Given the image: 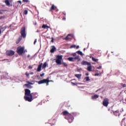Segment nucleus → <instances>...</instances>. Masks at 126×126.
<instances>
[{
    "label": "nucleus",
    "instance_id": "nucleus-16",
    "mask_svg": "<svg viewBox=\"0 0 126 126\" xmlns=\"http://www.w3.org/2000/svg\"><path fill=\"white\" fill-rule=\"evenodd\" d=\"M82 75V74H81L76 73V74H75V76L76 77H77V78H79V79H80V78H81Z\"/></svg>",
    "mask_w": 126,
    "mask_h": 126
},
{
    "label": "nucleus",
    "instance_id": "nucleus-23",
    "mask_svg": "<svg viewBox=\"0 0 126 126\" xmlns=\"http://www.w3.org/2000/svg\"><path fill=\"white\" fill-rule=\"evenodd\" d=\"M76 53L77 54H78V55H81V56H83V54L82 52H81V51H77V52H76Z\"/></svg>",
    "mask_w": 126,
    "mask_h": 126
},
{
    "label": "nucleus",
    "instance_id": "nucleus-19",
    "mask_svg": "<svg viewBox=\"0 0 126 126\" xmlns=\"http://www.w3.org/2000/svg\"><path fill=\"white\" fill-rule=\"evenodd\" d=\"M98 97H99V95H98V94H94V95L92 96V98H93V99H96V98H98Z\"/></svg>",
    "mask_w": 126,
    "mask_h": 126
},
{
    "label": "nucleus",
    "instance_id": "nucleus-32",
    "mask_svg": "<svg viewBox=\"0 0 126 126\" xmlns=\"http://www.w3.org/2000/svg\"><path fill=\"white\" fill-rule=\"evenodd\" d=\"M71 84L72 85V86H76L77 83H71Z\"/></svg>",
    "mask_w": 126,
    "mask_h": 126
},
{
    "label": "nucleus",
    "instance_id": "nucleus-45",
    "mask_svg": "<svg viewBox=\"0 0 126 126\" xmlns=\"http://www.w3.org/2000/svg\"><path fill=\"white\" fill-rule=\"evenodd\" d=\"M30 55H28V58H30Z\"/></svg>",
    "mask_w": 126,
    "mask_h": 126
},
{
    "label": "nucleus",
    "instance_id": "nucleus-28",
    "mask_svg": "<svg viewBox=\"0 0 126 126\" xmlns=\"http://www.w3.org/2000/svg\"><path fill=\"white\" fill-rule=\"evenodd\" d=\"M121 86H122L123 88H126V84H121Z\"/></svg>",
    "mask_w": 126,
    "mask_h": 126
},
{
    "label": "nucleus",
    "instance_id": "nucleus-38",
    "mask_svg": "<svg viewBox=\"0 0 126 126\" xmlns=\"http://www.w3.org/2000/svg\"><path fill=\"white\" fill-rule=\"evenodd\" d=\"M97 68H102V66L101 65H100L99 66H98V67H97Z\"/></svg>",
    "mask_w": 126,
    "mask_h": 126
},
{
    "label": "nucleus",
    "instance_id": "nucleus-8",
    "mask_svg": "<svg viewBox=\"0 0 126 126\" xmlns=\"http://www.w3.org/2000/svg\"><path fill=\"white\" fill-rule=\"evenodd\" d=\"M14 54H15V52L13 50H7L6 51V55L8 57H12V56H14Z\"/></svg>",
    "mask_w": 126,
    "mask_h": 126
},
{
    "label": "nucleus",
    "instance_id": "nucleus-26",
    "mask_svg": "<svg viewBox=\"0 0 126 126\" xmlns=\"http://www.w3.org/2000/svg\"><path fill=\"white\" fill-rule=\"evenodd\" d=\"M85 79L87 81H89V80H90L89 76H86V77H85Z\"/></svg>",
    "mask_w": 126,
    "mask_h": 126
},
{
    "label": "nucleus",
    "instance_id": "nucleus-25",
    "mask_svg": "<svg viewBox=\"0 0 126 126\" xmlns=\"http://www.w3.org/2000/svg\"><path fill=\"white\" fill-rule=\"evenodd\" d=\"M23 13L25 14V15H27V14H28V10H25L24 11Z\"/></svg>",
    "mask_w": 126,
    "mask_h": 126
},
{
    "label": "nucleus",
    "instance_id": "nucleus-47",
    "mask_svg": "<svg viewBox=\"0 0 126 126\" xmlns=\"http://www.w3.org/2000/svg\"><path fill=\"white\" fill-rule=\"evenodd\" d=\"M1 33V30L0 29V34Z\"/></svg>",
    "mask_w": 126,
    "mask_h": 126
},
{
    "label": "nucleus",
    "instance_id": "nucleus-10",
    "mask_svg": "<svg viewBox=\"0 0 126 126\" xmlns=\"http://www.w3.org/2000/svg\"><path fill=\"white\" fill-rule=\"evenodd\" d=\"M28 84H25V87H27V88H28L29 89H30L32 88L31 85H33L32 83H31V82H27Z\"/></svg>",
    "mask_w": 126,
    "mask_h": 126
},
{
    "label": "nucleus",
    "instance_id": "nucleus-40",
    "mask_svg": "<svg viewBox=\"0 0 126 126\" xmlns=\"http://www.w3.org/2000/svg\"><path fill=\"white\" fill-rule=\"evenodd\" d=\"M29 68H31V69L32 68V67L31 66V65H29Z\"/></svg>",
    "mask_w": 126,
    "mask_h": 126
},
{
    "label": "nucleus",
    "instance_id": "nucleus-6",
    "mask_svg": "<svg viewBox=\"0 0 126 126\" xmlns=\"http://www.w3.org/2000/svg\"><path fill=\"white\" fill-rule=\"evenodd\" d=\"M81 64L83 65H88V70L89 71H92V65H91V63H88V62H86V61H83L81 63Z\"/></svg>",
    "mask_w": 126,
    "mask_h": 126
},
{
    "label": "nucleus",
    "instance_id": "nucleus-3",
    "mask_svg": "<svg viewBox=\"0 0 126 126\" xmlns=\"http://www.w3.org/2000/svg\"><path fill=\"white\" fill-rule=\"evenodd\" d=\"M63 56L62 55H58L56 56V63L57 64H63V66H65V67H67L68 64L66 63L63 62L62 63V61L63 60Z\"/></svg>",
    "mask_w": 126,
    "mask_h": 126
},
{
    "label": "nucleus",
    "instance_id": "nucleus-9",
    "mask_svg": "<svg viewBox=\"0 0 126 126\" xmlns=\"http://www.w3.org/2000/svg\"><path fill=\"white\" fill-rule=\"evenodd\" d=\"M109 103V98H104L103 102H102V104L104 106H105L107 107Z\"/></svg>",
    "mask_w": 126,
    "mask_h": 126
},
{
    "label": "nucleus",
    "instance_id": "nucleus-39",
    "mask_svg": "<svg viewBox=\"0 0 126 126\" xmlns=\"http://www.w3.org/2000/svg\"><path fill=\"white\" fill-rule=\"evenodd\" d=\"M63 15L66 16V13L65 12H63Z\"/></svg>",
    "mask_w": 126,
    "mask_h": 126
},
{
    "label": "nucleus",
    "instance_id": "nucleus-13",
    "mask_svg": "<svg viewBox=\"0 0 126 126\" xmlns=\"http://www.w3.org/2000/svg\"><path fill=\"white\" fill-rule=\"evenodd\" d=\"M43 65V63H40V64H39L38 65L37 68V71H41V67Z\"/></svg>",
    "mask_w": 126,
    "mask_h": 126
},
{
    "label": "nucleus",
    "instance_id": "nucleus-11",
    "mask_svg": "<svg viewBox=\"0 0 126 126\" xmlns=\"http://www.w3.org/2000/svg\"><path fill=\"white\" fill-rule=\"evenodd\" d=\"M56 9H57L56 6H55V5H54V4H52L51 5V7L49 11L50 12H52V11H54V10H56Z\"/></svg>",
    "mask_w": 126,
    "mask_h": 126
},
{
    "label": "nucleus",
    "instance_id": "nucleus-53",
    "mask_svg": "<svg viewBox=\"0 0 126 126\" xmlns=\"http://www.w3.org/2000/svg\"><path fill=\"white\" fill-rule=\"evenodd\" d=\"M124 119H123V121H124Z\"/></svg>",
    "mask_w": 126,
    "mask_h": 126
},
{
    "label": "nucleus",
    "instance_id": "nucleus-51",
    "mask_svg": "<svg viewBox=\"0 0 126 126\" xmlns=\"http://www.w3.org/2000/svg\"><path fill=\"white\" fill-rule=\"evenodd\" d=\"M69 120V118H68V120Z\"/></svg>",
    "mask_w": 126,
    "mask_h": 126
},
{
    "label": "nucleus",
    "instance_id": "nucleus-24",
    "mask_svg": "<svg viewBox=\"0 0 126 126\" xmlns=\"http://www.w3.org/2000/svg\"><path fill=\"white\" fill-rule=\"evenodd\" d=\"M92 60H93V61H94V62H98V59H95V58H94V57H93L92 58Z\"/></svg>",
    "mask_w": 126,
    "mask_h": 126
},
{
    "label": "nucleus",
    "instance_id": "nucleus-12",
    "mask_svg": "<svg viewBox=\"0 0 126 126\" xmlns=\"http://www.w3.org/2000/svg\"><path fill=\"white\" fill-rule=\"evenodd\" d=\"M70 36H71V34H68L65 38V40H66V41H71L72 38H71Z\"/></svg>",
    "mask_w": 126,
    "mask_h": 126
},
{
    "label": "nucleus",
    "instance_id": "nucleus-30",
    "mask_svg": "<svg viewBox=\"0 0 126 126\" xmlns=\"http://www.w3.org/2000/svg\"><path fill=\"white\" fill-rule=\"evenodd\" d=\"M23 2L28 3V2H29V0H23Z\"/></svg>",
    "mask_w": 126,
    "mask_h": 126
},
{
    "label": "nucleus",
    "instance_id": "nucleus-50",
    "mask_svg": "<svg viewBox=\"0 0 126 126\" xmlns=\"http://www.w3.org/2000/svg\"><path fill=\"white\" fill-rule=\"evenodd\" d=\"M125 101H126V99H125Z\"/></svg>",
    "mask_w": 126,
    "mask_h": 126
},
{
    "label": "nucleus",
    "instance_id": "nucleus-20",
    "mask_svg": "<svg viewBox=\"0 0 126 126\" xmlns=\"http://www.w3.org/2000/svg\"><path fill=\"white\" fill-rule=\"evenodd\" d=\"M68 120L73 119V116L72 114H71L70 113H69V112H68Z\"/></svg>",
    "mask_w": 126,
    "mask_h": 126
},
{
    "label": "nucleus",
    "instance_id": "nucleus-44",
    "mask_svg": "<svg viewBox=\"0 0 126 126\" xmlns=\"http://www.w3.org/2000/svg\"><path fill=\"white\" fill-rule=\"evenodd\" d=\"M18 2H19V3H20V4H22L21 1H19Z\"/></svg>",
    "mask_w": 126,
    "mask_h": 126
},
{
    "label": "nucleus",
    "instance_id": "nucleus-15",
    "mask_svg": "<svg viewBox=\"0 0 126 126\" xmlns=\"http://www.w3.org/2000/svg\"><path fill=\"white\" fill-rule=\"evenodd\" d=\"M41 28H43V29H46V28H50V27H49V26H48L47 25L43 24V25H42L41 27Z\"/></svg>",
    "mask_w": 126,
    "mask_h": 126
},
{
    "label": "nucleus",
    "instance_id": "nucleus-36",
    "mask_svg": "<svg viewBox=\"0 0 126 126\" xmlns=\"http://www.w3.org/2000/svg\"><path fill=\"white\" fill-rule=\"evenodd\" d=\"M51 42L54 43V38L53 37L52 38Z\"/></svg>",
    "mask_w": 126,
    "mask_h": 126
},
{
    "label": "nucleus",
    "instance_id": "nucleus-49",
    "mask_svg": "<svg viewBox=\"0 0 126 126\" xmlns=\"http://www.w3.org/2000/svg\"><path fill=\"white\" fill-rule=\"evenodd\" d=\"M12 0H10V1H12Z\"/></svg>",
    "mask_w": 126,
    "mask_h": 126
},
{
    "label": "nucleus",
    "instance_id": "nucleus-43",
    "mask_svg": "<svg viewBox=\"0 0 126 126\" xmlns=\"http://www.w3.org/2000/svg\"><path fill=\"white\" fill-rule=\"evenodd\" d=\"M79 46H76V49H79Z\"/></svg>",
    "mask_w": 126,
    "mask_h": 126
},
{
    "label": "nucleus",
    "instance_id": "nucleus-37",
    "mask_svg": "<svg viewBox=\"0 0 126 126\" xmlns=\"http://www.w3.org/2000/svg\"><path fill=\"white\" fill-rule=\"evenodd\" d=\"M63 20H66V17H63Z\"/></svg>",
    "mask_w": 126,
    "mask_h": 126
},
{
    "label": "nucleus",
    "instance_id": "nucleus-22",
    "mask_svg": "<svg viewBox=\"0 0 126 126\" xmlns=\"http://www.w3.org/2000/svg\"><path fill=\"white\" fill-rule=\"evenodd\" d=\"M63 115H66V116H68V111L65 110L64 111H63Z\"/></svg>",
    "mask_w": 126,
    "mask_h": 126
},
{
    "label": "nucleus",
    "instance_id": "nucleus-41",
    "mask_svg": "<svg viewBox=\"0 0 126 126\" xmlns=\"http://www.w3.org/2000/svg\"><path fill=\"white\" fill-rule=\"evenodd\" d=\"M94 75L98 76L99 75V73H95Z\"/></svg>",
    "mask_w": 126,
    "mask_h": 126
},
{
    "label": "nucleus",
    "instance_id": "nucleus-17",
    "mask_svg": "<svg viewBox=\"0 0 126 126\" xmlns=\"http://www.w3.org/2000/svg\"><path fill=\"white\" fill-rule=\"evenodd\" d=\"M5 3L6 5H7V6H9L10 5V2H9V0H5Z\"/></svg>",
    "mask_w": 126,
    "mask_h": 126
},
{
    "label": "nucleus",
    "instance_id": "nucleus-52",
    "mask_svg": "<svg viewBox=\"0 0 126 126\" xmlns=\"http://www.w3.org/2000/svg\"><path fill=\"white\" fill-rule=\"evenodd\" d=\"M111 113H112V111L111 112Z\"/></svg>",
    "mask_w": 126,
    "mask_h": 126
},
{
    "label": "nucleus",
    "instance_id": "nucleus-7",
    "mask_svg": "<svg viewBox=\"0 0 126 126\" xmlns=\"http://www.w3.org/2000/svg\"><path fill=\"white\" fill-rule=\"evenodd\" d=\"M75 60H77L78 62H79L80 61H81V59H80V57L79 56H77V57H75V58H68V60L70 61V62H74Z\"/></svg>",
    "mask_w": 126,
    "mask_h": 126
},
{
    "label": "nucleus",
    "instance_id": "nucleus-14",
    "mask_svg": "<svg viewBox=\"0 0 126 126\" xmlns=\"http://www.w3.org/2000/svg\"><path fill=\"white\" fill-rule=\"evenodd\" d=\"M51 48H52L50 50L51 53H55L56 50L57 49L56 47H55V46H52Z\"/></svg>",
    "mask_w": 126,
    "mask_h": 126
},
{
    "label": "nucleus",
    "instance_id": "nucleus-29",
    "mask_svg": "<svg viewBox=\"0 0 126 126\" xmlns=\"http://www.w3.org/2000/svg\"><path fill=\"white\" fill-rule=\"evenodd\" d=\"M4 18H5V16H1V17H0V19H4Z\"/></svg>",
    "mask_w": 126,
    "mask_h": 126
},
{
    "label": "nucleus",
    "instance_id": "nucleus-5",
    "mask_svg": "<svg viewBox=\"0 0 126 126\" xmlns=\"http://www.w3.org/2000/svg\"><path fill=\"white\" fill-rule=\"evenodd\" d=\"M53 81H50L49 77H47V79H43V80H41V81H39L38 82V85H41L42 84H46V86H49V82H51Z\"/></svg>",
    "mask_w": 126,
    "mask_h": 126
},
{
    "label": "nucleus",
    "instance_id": "nucleus-33",
    "mask_svg": "<svg viewBox=\"0 0 126 126\" xmlns=\"http://www.w3.org/2000/svg\"><path fill=\"white\" fill-rule=\"evenodd\" d=\"M75 45H72V46H71V48H75Z\"/></svg>",
    "mask_w": 126,
    "mask_h": 126
},
{
    "label": "nucleus",
    "instance_id": "nucleus-4",
    "mask_svg": "<svg viewBox=\"0 0 126 126\" xmlns=\"http://www.w3.org/2000/svg\"><path fill=\"white\" fill-rule=\"evenodd\" d=\"M26 52V51L25 50V47H21V46H20L19 47H18L17 49V53H18L19 56H22L23 54H25Z\"/></svg>",
    "mask_w": 126,
    "mask_h": 126
},
{
    "label": "nucleus",
    "instance_id": "nucleus-46",
    "mask_svg": "<svg viewBox=\"0 0 126 126\" xmlns=\"http://www.w3.org/2000/svg\"><path fill=\"white\" fill-rule=\"evenodd\" d=\"M100 89L99 90H97V91H96V92H98L99 91H100Z\"/></svg>",
    "mask_w": 126,
    "mask_h": 126
},
{
    "label": "nucleus",
    "instance_id": "nucleus-34",
    "mask_svg": "<svg viewBox=\"0 0 126 126\" xmlns=\"http://www.w3.org/2000/svg\"><path fill=\"white\" fill-rule=\"evenodd\" d=\"M44 74H45L44 72H43V73H40V76H43Z\"/></svg>",
    "mask_w": 126,
    "mask_h": 126
},
{
    "label": "nucleus",
    "instance_id": "nucleus-27",
    "mask_svg": "<svg viewBox=\"0 0 126 126\" xmlns=\"http://www.w3.org/2000/svg\"><path fill=\"white\" fill-rule=\"evenodd\" d=\"M5 11V10H0V14H3V12Z\"/></svg>",
    "mask_w": 126,
    "mask_h": 126
},
{
    "label": "nucleus",
    "instance_id": "nucleus-1",
    "mask_svg": "<svg viewBox=\"0 0 126 126\" xmlns=\"http://www.w3.org/2000/svg\"><path fill=\"white\" fill-rule=\"evenodd\" d=\"M25 95L24 96V98L25 100H27L30 102L33 100V98H36V97L38 96L37 93H32L31 94V91H30V90L29 89H26L25 90Z\"/></svg>",
    "mask_w": 126,
    "mask_h": 126
},
{
    "label": "nucleus",
    "instance_id": "nucleus-21",
    "mask_svg": "<svg viewBox=\"0 0 126 126\" xmlns=\"http://www.w3.org/2000/svg\"><path fill=\"white\" fill-rule=\"evenodd\" d=\"M112 112H113V114H114V115H115L116 116H117V115H118L117 113H119V110H116L115 111L113 110Z\"/></svg>",
    "mask_w": 126,
    "mask_h": 126
},
{
    "label": "nucleus",
    "instance_id": "nucleus-2",
    "mask_svg": "<svg viewBox=\"0 0 126 126\" xmlns=\"http://www.w3.org/2000/svg\"><path fill=\"white\" fill-rule=\"evenodd\" d=\"M21 36H20L17 40V44H19L20 42L22 40L23 38H26L27 34L26 32V28L25 27H22L21 29Z\"/></svg>",
    "mask_w": 126,
    "mask_h": 126
},
{
    "label": "nucleus",
    "instance_id": "nucleus-18",
    "mask_svg": "<svg viewBox=\"0 0 126 126\" xmlns=\"http://www.w3.org/2000/svg\"><path fill=\"white\" fill-rule=\"evenodd\" d=\"M48 63L47 62L44 63L43 64H42V68H46V66H47Z\"/></svg>",
    "mask_w": 126,
    "mask_h": 126
},
{
    "label": "nucleus",
    "instance_id": "nucleus-48",
    "mask_svg": "<svg viewBox=\"0 0 126 126\" xmlns=\"http://www.w3.org/2000/svg\"><path fill=\"white\" fill-rule=\"evenodd\" d=\"M86 75H89V73H86Z\"/></svg>",
    "mask_w": 126,
    "mask_h": 126
},
{
    "label": "nucleus",
    "instance_id": "nucleus-42",
    "mask_svg": "<svg viewBox=\"0 0 126 126\" xmlns=\"http://www.w3.org/2000/svg\"><path fill=\"white\" fill-rule=\"evenodd\" d=\"M37 41L36 40H35L34 42V44L35 45V43H36Z\"/></svg>",
    "mask_w": 126,
    "mask_h": 126
},
{
    "label": "nucleus",
    "instance_id": "nucleus-35",
    "mask_svg": "<svg viewBox=\"0 0 126 126\" xmlns=\"http://www.w3.org/2000/svg\"><path fill=\"white\" fill-rule=\"evenodd\" d=\"M26 75H27V76H29V75H30V73H28V72H26Z\"/></svg>",
    "mask_w": 126,
    "mask_h": 126
},
{
    "label": "nucleus",
    "instance_id": "nucleus-31",
    "mask_svg": "<svg viewBox=\"0 0 126 126\" xmlns=\"http://www.w3.org/2000/svg\"><path fill=\"white\" fill-rule=\"evenodd\" d=\"M76 55H77L76 53H73L72 54V56H73V57H75V58Z\"/></svg>",
    "mask_w": 126,
    "mask_h": 126
}]
</instances>
